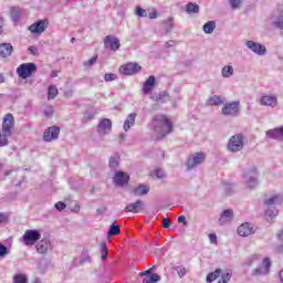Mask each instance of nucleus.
Listing matches in <instances>:
<instances>
[{
	"label": "nucleus",
	"instance_id": "obj_64",
	"mask_svg": "<svg viewBox=\"0 0 283 283\" xmlns=\"http://www.w3.org/2000/svg\"><path fill=\"white\" fill-rule=\"evenodd\" d=\"M277 253H281V254L283 255V245H280V247L277 248Z\"/></svg>",
	"mask_w": 283,
	"mask_h": 283
},
{
	"label": "nucleus",
	"instance_id": "obj_21",
	"mask_svg": "<svg viewBox=\"0 0 283 283\" xmlns=\"http://www.w3.org/2000/svg\"><path fill=\"white\" fill-rule=\"evenodd\" d=\"M265 136H266V138H272V140H282V138H283V126L266 130Z\"/></svg>",
	"mask_w": 283,
	"mask_h": 283
},
{
	"label": "nucleus",
	"instance_id": "obj_51",
	"mask_svg": "<svg viewBox=\"0 0 283 283\" xmlns=\"http://www.w3.org/2000/svg\"><path fill=\"white\" fill-rule=\"evenodd\" d=\"M117 75L114 73H106L104 75V81H106V83H109V81H116Z\"/></svg>",
	"mask_w": 283,
	"mask_h": 283
},
{
	"label": "nucleus",
	"instance_id": "obj_61",
	"mask_svg": "<svg viewBox=\"0 0 283 283\" xmlns=\"http://www.w3.org/2000/svg\"><path fill=\"white\" fill-rule=\"evenodd\" d=\"M44 116H46L48 118H50V116H52L53 112H52V108H49V109H45L43 112Z\"/></svg>",
	"mask_w": 283,
	"mask_h": 283
},
{
	"label": "nucleus",
	"instance_id": "obj_29",
	"mask_svg": "<svg viewBox=\"0 0 283 283\" xmlns=\"http://www.w3.org/2000/svg\"><path fill=\"white\" fill-rule=\"evenodd\" d=\"M35 249L38 253H48V249H50V241L41 240L36 245Z\"/></svg>",
	"mask_w": 283,
	"mask_h": 283
},
{
	"label": "nucleus",
	"instance_id": "obj_25",
	"mask_svg": "<svg viewBox=\"0 0 283 283\" xmlns=\"http://www.w3.org/2000/svg\"><path fill=\"white\" fill-rule=\"evenodd\" d=\"M155 85H156V76L150 75L144 83V86H143L144 94H149V92L154 90Z\"/></svg>",
	"mask_w": 283,
	"mask_h": 283
},
{
	"label": "nucleus",
	"instance_id": "obj_10",
	"mask_svg": "<svg viewBox=\"0 0 283 283\" xmlns=\"http://www.w3.org/2000/svg\"><path fill=\"white\" fill-rule=\"evenodd\" d=\"M50 22L48 20H39L29 27L32 34H43L48 30Z\"/></svg>",
	"mask_w": 283,
	"mask_h": 283
},
{
	"label": "nucleus",
	"instance_id": "obj_6",
	"mask_svg": "<svg viewBox=\"0 0 283 283\" xmlns=\"http://www.w3.org/2000/svg\"><path fill=\"white\" fill-rule=\"evenodd\" d=\"M221 114H223V116H240V102L234 101L224 104Z\"/></svg>",
	"mask_w": 283,
	"mask_h": 283
},
{
	"label": "nucleus",
	"instance_id": "obj_12",
	"mask_svg": "<svg viewBox=\"0 0 283 283\" xmlns=\"http://www.w3.org/2000/svg\"><path fill=\"white\" fill-rule=\"evenodd\" d=\"M245 45L249 50H251V52L258 54V56H264V54H266V46L262 45L261 43L248 40Z\"/></svg>",
	"mask_w": 283,
	"mask_h": 283
},
{
	"label": "nucleus",
	"instance_id": "obj_3",
	"mask_svg": "<svg viewBox=\"0 0 283 283\" xmlns=\"http://www.w3.org/2000/svg\"><path fill=\"white\" fill-rule=\"evenodd\" d=\"M243 180L249 189L258 187V169L250 167L243 171Z\"/></svg>",
	"mask_w": 283,
	"mask_h": 283
},
{
	"label": "nucleus",
	"instance_id": "obj_58",
	"mask_svg": "<svg viewBox=\"0 0 283 283\" xmlns=\"http://www.w3.org/2000/svg\"><path fill=\"white\" fill-rule=\"evenodd\" d=\"M170 226H171V220H169L168 218H164L163 219L164 229H169Z\"/></svg>",
	"mask_w": 283,
	"mask_h": 283
},
{
	"label": "nucleus",
	"instance_id": "obj_56",
	"mask_svg": "<svg viewBox=\"0 0 283 283\" xmlns=\"http://www.w3.org/2000/svg\"><path fill=\"white\" fill-rule=\"evenodd\" d=\"M28 51L30 52V54H32V56L39 55V48L36 46H29Z\"/></svg>",
	"mask_w": 283,
	"mask_h": 283
},
{
	"label": "nucleus",
	"instance_id": "obj_24",
	"mask_svg": "<svg viewBox=\"0 0 283 283\" xmlns=\"http://www.w3.org/2000/svg\"><path fill=\"white\" fill-rule=\"evenodd\" d=\"M233 220V210L227 209L224 210L220 218H219V224H227V222H231Z\"/></svg>",
	"mask_w": 283,
	"mask_h": 283
},
{
	"label": "nucleus",
	"instance_id": "obj_36",
	"mask_svg": "<svg viewBox=\"0 0 283 283\" xmlns=\"http://www.w3.org/2000/svg\"><path fill=\"white\" fill-rule=\"evenodd\" d=\"M186 12L188 14L198 13V12H200V7L193 2H190L186 6Z\"/></svg>",
	"mask_w": 283,
	"mask_h": 283
},
{
	"label": "nucleus",
	"instance_id": "obj_59",
	"mask_svg": "<svg viewBox=\"0 0 283 283\" xmlns=\"http://www.w3.org/2000/svg\"><path fill=\"white\" fill-rule=\"evenodd\" d=\"M148 18L149 19H158V11L154 10L153 12H150L148 14Z\"/></svg>",
	"mask_w": 283,
	"mask_h": 283
},
{
	"label": "nucleus",
	"instance_id": "obj_14",
	"mask_svg": "<svg viewBox=\"0 0 283 283\" xmlns=\"http://www.w3.org/2000/svg\"><path fill=\"white\" fill-rule=\"evenodd\" d=\"M104 45L105 48H108V50L116 52L117 50H120V40L114 35H107L104 39Z\"/></svg>",
	"mask_w": 283,
	"mask_h": 283
},
{
	"label": "nucleus",
	"instance_id": "obj_42",
	"mask_svg": "<svg viewBox=\"0 0 283 283\" xmlns=\"http://www.w3.org/2000/svg\"><path fill=\"white\" fill-rule=\"evenodd\" d=\"M107 251H108L107 243L102 242L101 243V258H102V260H107V258H108Z\"/></svg>",
	"mask_w": 283,
	"mask_h": 283
},
{
	"label": "nucleus",
	"instance_id": "obj_18",
	"mask_svg": "<svg viewBox=\"0 0 283 283\" xmlns=\"http://www.w3.org/2000/svg\"><path fill=\"white\" fill-rule=\"evenodd\" d=\"M260 105L263 107H277V96L275 95H263L260 98Z\"/></svg>",
	"mask_w": 283,
	"mask_h": 283
},
{
	"label": "nucleus",
	"instance_id": "obj_43",
	"mask_svg": "<svg viewBox=\"0 0 283 283\" xmlns=\"http://www.w3.org/2000/svg\"><path fill=\"white\" fill-rule=\"evenodd\" d=\"M11 135H6L3 130H0V147H6L8 145V138H10Z\"/></svg>",
	"mask_w": 283,
	"mask_h": 283
},
{
	"label": "nucleus",
	"instance_id": "obj_34",
	"mask_svg": "<svg viewBox=\"0 0 283 283\" xmlns=\"http://www.w3.org/2000/svg\"><path fill=\"white\" fill-rule=\"evenodd\" d=\"M56 96H59V88H56V85L49 86L48 99L52 101V99L56 98Z\"/></svg>",
	"mask_w": 283,
	"mask_h": 283
},
{
	"label": "nucleus",
	"instance_id": "obj_52",
	"mask_svg": "<svg viewBox=\"0 0 283 283\" xmlns=\"http://www.w3.org/2000/svg\"><path fill=\"white\" fill-rule=\"evenodd\" d=\"M156 269V265H154L153 268L148 269L147 271L140 272L139 276L140 277H145V275H154V270Z\"/></svg>",
	"mask_w": 283,
	"mask_h": 283
},
{
	"label": "nucleus",
	"instance_id": "obj_8",
	"mask_svg": "<svg viewBox=\"0 0 283 283\" xmlns=\"http://www.w3.org/2000/svg\"><path fill=\"white\" fill-rule=\"evenodd\" d=\"M14 128V116L7 114L2 122V132L6 136H12V129Z\"/></svg>",
	"mask_w": 283,
	"mask_h": 283
},
{
	"label": "nucleus",
	"instance_id": "obj_30",
	"mask_svg": "<svg viewBox=\"0 0 283 283\" xmlns=\"http://www.w3.org/2000/svg\"><path fill=\"white\" fill-rule=\"evenodd\" d=\"M277 213H280V210H277V208L268 207V209L265 210V218L268 222L273 221V219L277 216Z\"/></svg>",
	"mask_w": 283,
	"mask_h": 283
},
{
	"label": "nucleus",
	"instance_id": "obj_60",
	"mask_svg": "<svg viewBox=\"0 0 283 283\" xmlns=\"http://www.w3.org/2000/svg\"><path fill=\"white\" fill-rule=\"evenodd\" d=\"M178 222L184 223L187 227V218L185 216L178 217Z\"/></svg>",
	"mask_w": 283,
	"mask_h": 283
},
{
	"label": "nucleus",
	"instance_id": "obj_17",
	"mask_svg": "<svg viewBox=\"0 0 283 283\" xmlns=\"http://www.w3.org/2000/svg\"><path fill=\"white\" fill-rule=\"evenodd\" d=\"M124 211L126 213H140V211H145V203L143 202V200H137L126 206Z\"/></svg>",
	"mask_w": 283,
	"mask_h": 283
},
{
	"label": "nucleus",
	"instance_id": "obj_26",
	"mask_svg": "<svg viewBox=\"0 0 283 283\" xmlns=\"http://www.w3.org/2000/svg\"><path fill=\"white\" fill-rule=\"evenodd\" d=\"M108 165L113 171H116V169H118V167L120 166V155H118V153L113 154L109 157Z\"/></svg>",
	"mask_w": 283,
	"mask_h": 283
},
{
	"label": "nucleus",
	"instance_id": "obj_37",
	"mask_svg": "<svg viewBox=\"0 0 283 283\" xmlns=\"http://www.w3.org/2000/svg\"><path fill=\"white\" fill-rule=\"evenodd\" d=\"M160 282V275L157 273L151 274L149 277L143 279L142 283H158Z\"/></svg>",
	"mask_w": 283,
	"mask_h": 283
},
{
	"label": "nucleus",
	"instance_id": "obj_22",
	"mask_svg": "<svg viewBox=\"0 0 283 283\" xmlns=\"http://www.w3.org/2000/svg\"><path fill=\"white\" fill-rule=\"evenodd\" d=\"M12 52H14V48L11 43H1L0 44V57L8 59V56H12Z\"/></svg>",
	"mask_w": 283,
	"mask_h": 283
},
{
	"label": "nucleus",
	"instance_id": "obj_40",
	"mask_svg": "<svg viewBox=\"0 0 283 283\" xmlns=\"http://www.w3.org/2000/svg\"><path fill=\"white\" fill-rule=\"evenodd\" d=\"M223 190L226 196H233V193H235V187L233 186V184H224Z\"/></svg>",
	"mask_w": 283,
	"mask_h": 283
},
{
	"label": "nucleus",
	"instance_id": "obj_16",
	"mask_svg": "<svg viewBox=\"0 0 283 283\" xmlns=\"http://www.w3.org/2000/svg\"><path fill=\"white\" fill-rule=\"evenodd\" d=\"M113 182H115V185L118 187H125V185L129 182V175H127L125 171L118 170L115 172Z\"/></svg>",
	"mask_w": 283,
	"mask_h": 283
},
{
	"label": "nucleus",
	"instance_id": "obj_4",
	"mask_svg": "<svg viewBox=\"0 0 283 283\" xmlns=\"http://www.w3.org/2000/svg\"><path fill=\"white\" fill-rule=\"evenodd\" d=\"M207 160V155L205 153H195L193 155H190L186 166L187 170L191 171V169H196L199 165H202Z\"/></svg>",
	"mask_w": 283,
	"mask_h": 283
},
{
	"label": "nucleus",
	"instance_id": "obj_38",
	"mask_svg": "<svg viewBox=\"0 0 283 283\" xmlns=\"http://www.w3.org/2000/svg\"><path fill=\"white\" fill-rule=\"evenodd\" d=\"M165 98H167V92H165V91H161L157 95L153 96V101H156L157 103L158 102L167 103V99H165Z\"/></svg>",
	"mask_w": 283,
	"mask_h": 283
},
{
	"label": "nucleus",
	"instance_id": "obj_15",
	"mask_svg": "<svg viewBox=\"0 0 283 283\" xmlns=\"http://www.w3.org/2000/svg\"><path fill=\"white\" fill-rule=\"evenodd\" d=\"M271 269V259L265 258L261 265L252 271V275H266Z\"/></svg>",
	"mask_w": 283,
	"mask_h": 283
},
{
	"label": "nucleus",
	"instance_id": "obj_19",
	"mask_svg": "<svg viewBox=\"0 0 283 283\" xmlns=\"http://www.w3.org/2000/svg\"><path fill=\"white\" fill-rule=\"evenodd\" d=\"M253 233H255V230L249 222L242 223L238 228V234L241 235V238H249V235H253Z\"/></svg>",
	"mask_w": 283,
	"mask_h": 283
},
{
	"label": "nucleus",
	"instance_id": "obj_55",
	"mask_svg": "<svg viewBox=\"0 0 283 283\" xmlns=\"http://www.w3.org/2000/svg\"><path fill=\"white\" fill-rule=\"evenodd\" d=\"M66 207H67V205H65V202H63V201H59L55 203V209L57 211H63Z\"/></svg>",
	"mask_w": 283,
	"mask_h": 283
},
{
	"label": "nucleus",
	"instance_id": "obj_48",
	"mask_svg": "<svg viewBox=\"0 0 283 283\" xmlns=\"http://www.w3.org/2000/svg\"><path fill=\"white\" fill-rule=\"evenodd\" d=\"M174 271H177L179 277H185V275H187V269L182 266H176L174 268Z\"/></svg>",
	"mask_w": 283,
	"mask_h": 283
},
{
	"label": "nucleus",
	"instance_id": "obj_20",
	"mask_svg": "<svg viewBox=\"0 0 283 283\" xmlns=\"http://www.w3.org/2000/svg\"><path fill=\"white\" fill-rule=\"evenodd\" d=\"M282 202H283V196L282 195H273L271 197H268L263 201V205L265 207L275 208V207H277V205H282Z\"/></svg>",
	"mask_w": 283,
	"mask_h": 283
},
{
	"label": "nucleus",
	"instance_id": "obj_13",
	"mask_svg": "<svg viewBox=\"0 0 283 283\" xmlns=\"http://www.w3.org/2000/svg\"><path fill=\"white\" fill-rule=\"evenodd\" d=\"M112 132V119L103 118L97 125V134L99 136H107Z\"/></svg>",
	"mask_w": 283,
	"mask_h": 283
},
{
	"label": "nucleus",
	"instance_id": "obj_49",
	"mask_svg": "<svg viewBox=\"0 0 283 283\" xmlns=\"http://www.w3.org/2000/svg\"><path fill=\"white\" fill-rule=\"evenodd\" d=\"M155 176L159 180H164V178H166L167 175L165 174V170L158 168V169L155 170Z\"/></svg>",
	"mask_w": 283,
	"mask_h": 283
},
{
	"label": "nucleus",
	"instance_id": "obj_62",
	"mask_svg": "<svg viewBox=\"0 0 283 283\" xmlns=\"http://www.w3.org/2000/svg\"><path fill=\"white\" fill-rule=\"evenodd\" d=\"M174 22V18H169L167 21H166V25H167V28H169V30H171V28H172V23Z\"/></svg>",
	"mask_w": 283,
	"mask_h": 283
},
{
	"label": "nucleus",
	"instance_id": "obj_54",
	"mask_svg": "<svg viewBox=\"0 0 283 283\" xmlns=\"http://www.w3.org/2000/svg\"><path fill=\"white\" fill-rule=\"evenodd\" d=\"M242 3V0H230V6L233 10H237V8H240Z\"/></svg>",
	"mask_w": 283,
	"mask_h": 283
},
{
	"label": "nucleus",
	"instance_id": "obj_27",
	"mask_svg": "<svg viewBox=\"0 0 283 283\" xmlns=\"http://www.w3.org/2000/svg\"><path fill=\"white\" fill-rule=\"evenodd\" d=\"M206 105L210 106H218V105H224V98L220 95L211 96L207 99Z\"/></svg>",
	"mask_w": 283,
	"mask_h": 283
},
{
	"label": "nucleus",
	"instance_id": "obj_7",
	"mask_svg": "<svg viewBox=\"0 0 283 283\" xmlns=\"http://www.w3.org/2000/svg\"><path fill=\"white\" fill-rule=\"evenodd\" d=\"M22 240L27 247H32V244H36L41 240V232L39 230H27Z\"/></svg>",
	"mask_w": 283,
	"mask_h": 283
},
{
	"label": "nucleus",
	"instance_id": "obj_23",
	"mask_svg": "<svg viewBox=\"0 0 283 283\" xmlns=\"http://www.w3.org/2000/svg\"><path fill=\"white\" fill-rule=\"evenodd\" d=\"M130 193L138 197L147 196V193H149V186L140 184L137 187L132 188Z\"/></svg>",
	"mask_w": 283,
	"mask_h": 283
},
{
	"label": "nucleus",
	"instance_id": "obj_5",
	"mask_svg": "<svg viewBox=\"0 0 283 283\" xmlns=\"http://www.w3.org/2000/svg\"><path fill=\"white\" fill-rule=\"evenodd\" d=\"M36 72V64L23 63L17 69V74L20 78H30L32 74Z\"/></svg>",
	"mask_w": 283,
	"mask_h": 283
},
{
	"label": "nucleus",
	"instance_id": "obj_46",
	"mask_svg": "<svg viewBox=\"0 0 283 283\" xmlns=\"http://www.w3.org/2000/svg\"><path fill=\"white\" fill-rule=\"evenodd\" d=\"M135 14H136V17L145 19V18H147V10H145V9L140 8V7H136Z\"/></svg>",
	"mask_w": 283,
	"mask_h": 283
},
{
	"label": "nucleus",
	"instance_id": "obj_31",
	"mask_svg": "<svg viewBox=\"0 0 283 283\" xmlns=\"http://www.w3.org/2000/svg\"><path fill=\"white\" fill-rule=\"evenodd\" d=\"M220 275H222V270L217 269L214 272H211L207 275L206 281L208 283L216 282V280H218Z\"/></svg>",
	"mask_w": 283,
	"mask_h": 283
},
{
	"label": "nucleus",
	"instance_id": "obj_47",
	"mask_svg": "<svg viewBox=\"0 0 283 283\" xmlns=\"http://www.w3.org/2000/svg\"><path fill=\"white\" fill-rule=\"evenodd\" d=\"M6 255H10V250L3 243H0V258H6Z\"/></svg>",
	"mask_w": 283,
	"mask_h": 283
},
{
	"label": "nucleus",
	"instance_id": "obj_2",
	"mask_svg": "<svg viewBox=\"0 0 283 283\" xmlns=\"http://www.w3.org/2000/svg\"><path fill=\"white\" fill-rule=\"evenodd\" d=\"M227 149L231 154H238V151H242V149H244V135L237 134L231 136L228 142Z\"/></svg>",
	"mask_w": 283,
	"mask_h": 283
},
{
	"label": "nucleus",
	"instance_id": "obj_63",
	"mask_svg": "<svg viewBox=\"0 0 283 283\" xmlns=\"http://www.w3.org/2000/svg\"><path fill=\"white\" fill-rule=\"evenodd\" d=\"M8 220V217L4 213H0V224L1 222H6Z\"/></svg>",
	"mask_w": 283,
	"mask_h": 283
},
{
	"label": "nucleus",
	"instance_id": "obj_45",
	"mask_svg": "<svg viewBox=\"0 0 283 283\" xmlns=\"http://www.w3.org/2000/svg\"><path fill=\"white\" fill-rule=\"evenodd\" d=\"M13 283H28V277L23 274H17L13 276Z\"/></svg>",
	"mask_w": 283,
	"mask_h": 283
},
{
	"label": "nucleus",
	"instance_id": "obj_33",
	"mask_svg": "<svg viewBox=\"0 0 283 283\" xmlns=\"http://www.w3.org/2000/svg\"><path fill=\"white\" fill-rule=\"evenodd\" d=\"M221 76H223V78H231V76H233V67L231 65L223 66L221 70Z\"/></svg>",
	"mask_w": 283,
	"mask_h": 283
},
{
	"label": "nucleus",
	"instance_id": "obj_44",
	"mask_svg": "<svg viewBox=\"0 0 283 283\" xmlns=\"http://www.w3.org/2000/svg\"><path fill=\"white\" fill-rule=\"evenodd\" d=\"M87 262H91L90 253H87V251H83L80 256V264H87Z\"/></svg>",
	"mask_w": 283,
	"mask_h": 283
},
{
	"label": "nucleus",
	"instance_id": "obj_57",
	"mask_svg": "<svg viewBox=\"0 0 283 283\" xmlns=\"http://www.w3.org/2000/svg\"><path fill=\"white\" fill-rule=\"evenodd\" d=\"M209 240H210L211 244H218V235H216V233H210Z\"/></svg>",
	"mask_w": 283,
	"mask_h": 283
},
{
	"label": "nucleus",
	"instance_id": "obj_32",
	"mask_svg": "<svg viewBox=\"0 0 283 283\" xmlns=\"http://www.w3.org/2000/svg\"><path fill=\"white\" fill-rule=\"evenodd\" d=\"M202 30L205 34H213V31L216 30V21H208L203 24Z\"/></svg>",
	"mask_w": 283,
	"mask_h": 283
},
{
	"label": "nucleus",
	"instance_id": "obj_11",
	"mask_svg": "<svg viewBox=\"0 0 283 283\" xmlns=\"http://www.w3.org/2000/svg\"><path fill=\"white\" fill-rule=\"evenodd\" d=\"M59 134H61V128L57 126H51L43 133V140L45 143H52V140H56L59 138Z\"/></svg>",
	"mask_w": 283,
	"mask_h": 283
},
{
	"label": "nucleus",
	"instance_id": "obj_50",
	"mask_svg": "<svg viewBox=\"0 0 283 283\" xmlns=\"http://www.w3.org/2000/svg\"><path fill=\"white\" fill-rule=\"evenodd\" d=\"M97 59H98V56L95 55V56L91 57L88 61H85L83 63L84 67H92V65H94V63H96Z\"/></svg>",
	"mask_w": 283,
	"mask_h": 283
},
{
	"label": "nucleus",
	"instance_id": "obj_1",
	"mask_svg": "<svg viewBox=\"0 0 283 283\" xmlns=\"http://www.w3.org/2000/svg\"><path fill=\"white\" fill-rule=\"evenodd\" d=\"M153 127L157 136V140L165 138L167 134H171V132H174V124H171V119L164 115H158L153 119Z\"/></svg>",
	"mask_w": 283,
	"mask_h": 283
},
{
	"label": "nucleus",
	"instance_id": "obj_53",
	"mask_svg": "<svg viewBox=\"0 0 283 283\" xmlns=\"http://www.w3.org/2000/svg\"><path fill=\"white\" fill-rule=\"evenodd\" d=\"M274 25H275V28H280V30H283V15L279 17L274 21Z\"/></svg>",
	"mask_w": 283,
	"mask_h": 283
},
{
	"label": "nucleus",
	"instance_id": "obj_35",
	"mask_svg": "<svg viewBox=\"0 0 283 283\" xmlns=\"http://www.w3.org/2000/svg\"><path fill=\"white\" fill-rule=\"evenodd\" d=\"M11 19L14 23H17L21 19V9L18 7L11 8Z\"/></svg>",
	"mask_w": 283,
	"mask_h": 283
},
{
	"label": "nucleus",
	"instance_id": "obj_28",
	"mask_svg": "<svg viewBox=\"0 0 283 283\" xmlns=\"http://www.w3.org/2000/svg\"><path fill=\"white\" fill-rule=\"evenodd\" d=\"M136 113H132L127 116L126 120L124 122V129L126 132H129L132 127H134V124L136 123Z\"/></svg>",
	"mask_w": 283,
	"mask_h": 283
},
{
	"label": "nucleus",
	"instance_id": "obj_9",
	"mask_svg": "<svg viewBox=\"0 0 283 283\" xmlns=\"http://www.w3.org/2000/svg\"><path fill=\"white\" fill-rule=\"evenodd\" d=\"M143 67L138 65V63H127L119 67L120 74H125V76H132L134 74H138Z\"/></svg>",
	"mask_w": 283,
	"mask_h": 283
},
{
	"label": "nucleus",
	"instance_id": "obj_41",
	"mask_svg": "<svg viewBox=\"0 0 283 283\" xmlns=\"http://www.w3.org/2000/svg\"><path fill=\"white\" fill-rule=\"evenodd\" d=\"M118 233H120V227L113 223L108 229L107 235H118Z\"/></svg>",
	"mask_w": 283,
	"mask_h": 283
},
{
	"label": "nucleus",
	"instance_id": "obj_39",
	"mask_svg": "<svg viewBox=\"0 0 283 283\" xmlns=\"http://www.w3.org/2000/svg\"><path fill=\"white\" fill-rule=\"evenodd\" d=\"M232 273L231 271L221 272V279L218 281V283H229L231 282Z\"/></svg>",
	"mask_w": 283,
	"mask_h": 283
}]
</instances>
